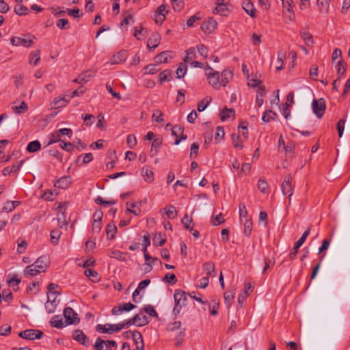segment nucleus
<instances>
[{"label":"nucleus","instance_id":"nucleus-12","mask_svg":"<svg viewBox=\"0 0 350 350\" xmlns=\"http://www.w3.org/2000/svg\"><path fill=\"white\" fill-rule=\"evenodd\" d=\"M217 21L211 18L202 24L201 29L204 33H210L217 28Z\"/></svg>","mask_w":350,"mask_h":350},{"label":"nucleus","instance_id":"nucleus-38","mask_svg":"<svg viewBox=\"0 0 350 350\" xmlns=\"http://www.w3.org/2000/svg\"><path fill=\"white\" fill-rule=\"evenodd\" d=\"M336 68H337V74L338 75V78H340L342 76H344L346 72V70H347L345 62L344 61H342V59L338 61L337 63Z\"/></svg>","mask_w":350,"mask_h":350},{"label":"nucleus","instance_id":"nucleus-49","mask_svg":"<svg viewBox=\"0 0 350 350\" xmlns=\"http://www.w3.org/2000/svg\"><path fill=\"white\" fill-rule=\"evenodd\" d=\"M14 12L19 16L26 15L29 12L28 8L23 5H17L14 7Z\"/></svg>","mask_w":350,"mask_h":350},{"label":"nucleus","instance_id":"nucleus-61","mask_svg":"<svg viewBox=\"0 0 350 350\" xmlns=\"http://www.w3.org/2000/svg\"><path fill=\"white\" fill-rule=\"evenodd\" d=\"M126 143L129 148H133L137 144L136 137L134 135L129 134L126 137Z\"/></svg>","mask_w":350,"mask_h":350},{"label":"nucleus","instance_id":"nucleus-19","mask_svg":"<svg viewBox=\"0 0 350 350\" xmlns=\"http://www.w3.org/2000/svg\"><path fill=\"white\" fill-rule=\"evenodd\" d=\"M23 163V161H21L20 162L12 165L11 167H5L3 170V174L4 176H8V175L11 174L13 172H17L21 167Z\"/></svg>","mask_w":350,"mask_h":350},{"label":"nucleus","instance_id":"nucleus-43","mask_svg":"<svg viewBox=\"0 0 350 350\" xmlns=\"http://www.w3.org/2000/svg\"><path fill=\"white\" fill-rule=\"evenodd\" d=\"M166 241L165 238L163 237L161 232H158L153 238V243L156 246H162Z\"/></svg>","mask_w":350,"mask_h":350},{"label":"nucleus","instance_id":"nucleus-36","mask_svg":"<svg viewBox=\"0 0 350 350\" xmlns=\"http://www.w3.org/2000/svg\"><path fill=\"white\" fill-rule=\"evenodd\" d=\"M12 109L14 113L22 114L27 110V105L24 101H22L19 105H13Z\"/></svg>","mask_w":350,"mask_h":350},{"label":"nucleus","instance_id":"nucleus-22","mask_svg":"<svg viewBox=\"0 0 350 350\" xmlns=\"http://www.w3.org/2000/svg\"><path fill=\"white\" fill-rule=\"evenodd\" d=\"M243 9L252 18H255L256 17V9L254 8V6L253 3L251 1L245 2L243 4Z\"/></svg>","mask_w":350,"mask_h":350},{"label":"nucleus","instance_id":"nucleus-57","mask_svg":"<svg viewBox=\"0 0 350 350\" xmlns=\"http://www.w3.org/2000/svg\"><path fill=\"white\" fill-rule=\"evenodd\" d=\"M275 116L276 113L275 112H273L271 110H269L264 113L262 117V120L265 122H269L271 120H273L275 118Z\"/></svg>","mask_w":350,"mask_h":350},{"label":"nucleus","instance_id":"nucleus-46","mask_svg":"<svg viewBox=\"0 0 350 350\" xmlns=\"http://www.w3.org/2000/svg\"><path fill=\"white\" fill-rule=\"evenodd\" d=\"M347 116V114H345L344 118L340 119L337 123L336 127L339 137H341L343 135Z\"/></svg>","mask_w":350,"mask_h":350},{"label":"nucleus","instance_id":"nucleus-64","mask_svg":"<svg viewBox=\"0 0 350 350\" xmlns=\"http://www.w3.org/2000/svg\"><path fill=\"white\" fill-rule=\"evenodd\" d=\"M57 26L60 29H69L68 21L66 18L59 19L57 22Z\"/></svg>","mask_w":350,"mask_h":350},{"label":"nucleus","instance_id":"nucleus-16","mask_svg":"<svg viewBox=\"0 0 350 350\" xmlns=\"http://www.w3.org/2000/svg\"><path fill=\"white\" fill-rule=\"evenodd\" d=\"M161 40V36L158 33H153L148 40L147 46L150 49H155Z\"/></svg>","mask_w":350,"mask_h":350},{"label":"nucleus","instance_id":"nucleus-34","mask_svg":"<svg viewBox=\"0 0 350 350\" xmlns=\"http://www.w3.org/2000/svg\"><path fill=\"white\" fill-rule=\"evenodd\" d=\"M40 272L38 271V269L36 268L34 263L32 265H30L27 266L24 271L25 275H30V276H34L36 275L38 273H40Z\"/></svg>","mask_w":350,"mask_h":350},{"label":"nucleus","instance_id":"nucleus-17","mask_svg":"<svg viewBox=\"0 0 350 350\" xmlns=\"http://www.w3.org/2000/svg\"><path fill=\"white\" fill-rule=\"evenodd\" d=\"M234 117L235 111L232 109L224 108L220 113V118L222 121L232 120Z\"/></svg>","mask_w":350,"mask_h":350},{"label":"nucleus","instance_id":"nucleus-39","mask_svg":"<svg viewBox=\"0 0 350 350\" xmlns=\"http://www.w3.org/2000/svg\"><path fill=\"white\" fill-rule=\"evenodd\" d=\"M168 57V53L167 51H163L158 54L154 57V61L157 64L166 63L167 62Z\"/></svg>","mask_w":350,"mask_h":350},{"label":"nucleus","instance_id":"nucleus-18","mask_svg":"<svg viewBox=\"0 0 350 350\" xmlns=\"http://www.w3.org/2000/svg\"><path fill=\"white\" fill-rule=\"evenodd\" d=\"M51 325L55 328H63L65 326L68 325L66 321L64 322L62 317L60 315L54 316L51 320Z\"/></svg>","mask_w":350,"mask_h":350},{"label":"nucleus","instance_id":"nucleus-5","mask_svg":"<svg viewBox=\"0 0 350 350\" xmlns=\"http://www.w3.org/2000/svg\"><path fill=\"white\" fill-rule=\"evenodd\" d=\"M310 233V227H309L301 235V237L298 239L297 241L295 242L293 248L289 253V258L291 260H293L298 252L299 248L303 245V243L305 242L306 239L308 237V235Z\"/></svg>","mask_w":350,"mask_h":350},{"label":"nucleus","instance_id":"nucleus-56","mask_svg":"<svg viewBox=\"0 0 350 350\" xmlns=\"http://www.w3.org/2000/svg\"><path fill=\"white\" fill-rule=\"evenodd\" d=\"M219 301L217 299H213L210 304L211 314L212 315H217L218 314V308H219Z\"/></svg>","mask_w":350,"mask_h":350},{"label":"nucleus","instance_id":"nucleus-51","mask_svg":"<svg viewBox=\"0 0 350 350\" xmlns=\"http://www.w3.org/2000/svg\"><path fill=\"white\" fill-rule=\"evenodd\" d=\"M239 217L241 222H243L244 219H248L246 206L243 203L239 204Z\"/></svg>","mask_w":350,"mask_h":350},{"label":"nucleus","instance_id":"nucleus-42","mask_svg":"<svg viewBox=\"0 0 350 350\" xmlns=\"http://www.w3.org/2000/svg\"><path fill=\"white\" fill-rule=\"evenodd\" d=\"M196 49L194 47H191L186 51V55L184 57L183 60L186 63V62H188L191 61V59L196 58Z\"/></svg>","mask_w":350,"mask_h":350},{"label":"nucleus","instance_id":"nucleus-37","mask_svg":"<svg viewBox=\"0 0 350 350\" xmlns=\"http://www.w3.org/2000/svg\"><path fill=\"white\" fill-rule=\"evenodd\" d=\"M203 268L207 277L212 275V273L215 271V265L211 261L204 262L203 264Z\"/></svg>","mask_w":350,"mask_h":350},{"label":"nucleus","instance_id":"nucleus-58","mask_svg":"<svg viewBox=\"0 0 350 350\" xmlns=\"http://www.w3.org/2000/svg\"><path fill=\"white\" fill-rule=\"evenodd\" d=\"M59 208L60 210H59V213L57 215V219L58 225L61 228H62L64 226H65L66 224V217H65L64 213L62 211V208L59 206Z\"/></svg>","mask_w":350,"mask_h":350},{"label":"nucleus","instance_id":"nucleus-11","mask_svg":"<svg viewBox=\"0 0 350 350\" xmlns=\"http://www.w3.org/2000/svg\"><path fill=\"white\" fill-rule=\"evenodd\" d=\"M11 43L15 46H23L25 47L30 46L33 42L29 38L13 37L11 39Z\"/></svg>","mask_w":350,"mask_h":350},{"label":"nucleus","instance_id":"nucleus-26","mask_svg":"<svg viewBox=\"0 0 350 350\" xmlns=\"http://www.w3.org/2000/svg\"><path fill=\"white\" fill-rule=\"evenodd\" d=\"M126 59L125 52L119 51L116 53L111 59L112 64H118Z\"/></svg>","mask_w":350,"mask_h":350},{"label":"nucleus","instance_id":"nucleus-33","mask_svg":"<svg viewBox=\"0 0 350 350\" xmlns=\"http://www.w3.org/2000/svg\"><path fill=\"white\" fill-rule=\"evenodd\" d=\"M41 148V144L39 141L35 140L29 142L27 146V150L29 152H35L39 150Z\"/></svg>","mask_w":350,"mask_h":350},{"label":"nucleus","instance_id":"nucleus-7","mask_svg":"<svg viewBox=\"0 0 350 350\" xmlns=\"http://www.w3.org/2000/svg\"><path fill=\"white\" fill-rule=\"evenodd\" d=\"M96 330L101 333L111 334L113 332H118L121 329L120 325L118 324H109L106 323L105 325L98 324L96 327Z\"/></svg>","mask_w":350,"mask_h":350},{"label":"nucleus","instance_id":"nucleus-14","mask_svg":"<svg viewBox=\"0 0 350 350\" xmlns=\"http://www.w3.org/2000/svg\"><path fill=\"white\" fill-rule=\"evenodd\" d=\"M72 338L74 340H77L84 346H87L88 345L89 340L88 337L80 329H77L74 332Z\"/></svg>","mask_w":350,"mask_h":350},{"label":"nucleus","instance_id":"nucleus-28","mask_svg":"<svg viewBox=\"0 0 350 350\" xmlns=\"http://www.w3.org/2000/svg\"><path fill=\"white\" fill-rule=\"evenodd\" d=\"M44 257H40L34 262L35 266L38 269V271L44 272L47 267V263Z\"/></svg>","mask_w":350,"mask_h":350},{"label":"nucleus","instance_id":"nucleus-9","mask_svg":"<svg viewBox=\"0 0 350 350\" xmlns=\"http://www.w3.org/2000/svg\"><path fill=\"white\" fill-rule=\"evenodd\" d=\"M136 308V306L129 302V303H124L122 305L114 306L111 310V313L113 315H119L122 312H129L134 308Z\"/></svg>","mask_w":350,"mask_h":350},{"label":"nucleus","instance_id":"nucleus-48","mask_svg":"<svg viewBox=\"0 0 350 350\" xmlns=\"http://www.w3.org/2000/svg\"><path fill=\"white\" fill-rule=\"evenodd\" d=\"M68 103V100L65 99L64 97H59L54 99L53 105L55 108H59L65 106Z\"/></svg>","mask_w":350,"mask_h":350},{"label":"nucleus","instance_id":"nucleus-41","mask_svg":"<svg viewBox=\"0 0 350 350\" xmlns=\"http://www.w3.org/2000/svg\"><path fill=\"white\" fill-rule=\"evenodd\" d=\"M257 187L260 192L265 193L267 191L269 185L265 178H260L258 179Z\"/></svg>","mask_w":350,"mask_h":350},{"label":"nucleus","instance_id":"nucleus-3","mask_svg":"<svg viewBox=\"0 0 350 350\" xmlns=\"http://www.w3.org/2000/svg\"><path fill=\"white\" fill-rule=\"evenodd\" d=\"M292 177L290 174H287L284 177V180L282 183L281 189L284 196H288L289 199V205L291 204V197L293 194V187L291 184Z\"/></svg>","mask_w":350,"mask_h":350},{"label":"nucleus","instance_id":"nucleus-30","mask_svg":"<svg viewBox=\"0 0 350 350\" xmlns=\"http://www.w3.org/2000/svg\"><path fill=\"white\" fill-rule=\"evenodd\" d=\"M117 231V228L115 224L109 223L106 227V233L108 239H113Z\"/></svg>","mask_w":350,"mask_h":350},{"label":"nucleus","instance_id":"nucleus-63","mask_svg":"<svg viewBox=\"0 0 350 350\" xmlns=\"http://www.w3.org/2000/svg\"><path fill=\"white\" fill-rule=\"evenodd\" d=\"M172 8L174 11L179 12L183 7V0H171Z\"/></svg>","mask_w":350,"mask_h":350},{"label":"nucleus","instance_id":"nucleus-24","mask_svg":"<svg viewBox=\"0 0 350 350\" xmlns=\"http://www.w3.org/2000/svg\"><path fill=\"white\" fill-rule=\"evenodd\" d=\"M330 0H317V4L319 11L323 14H327L329 8Z\"/></svg>","mask_w":350,"mask_h":350},{"label":"nucleus","instance_id":"nucleus-32","mask_svg":"<svg viewBox=\"0 0 350 350\" xmlns=\"http://www.w3.org/2000/svg\"><path fill=\"white\" fill-rule=\"evenodd\" d=\"M162 144V140L159 138L154 139L152 143L150 156L154 157L157 154L158 149L160 148Z\"/></svg>","mask_w":350,"mask_h":350},{"label":"nucleus","instance_id":"nucleus-54","mask_svg":"<svg viewBox=\"0 0 350 350\" xmlns=\"http://www.w3.org/2000/svg\"><path fill=\"white\" fill-rule=\"evenodd\" d=\"M59 142H61L62 140H61L60 135H59L58 131L57 130V131H54L53 133H51V135L50 136V140L48 142V145H51L52 144Z\"/></svg>","mask_w":350,"mask_h":350},{"label":"nucleus","instance_id":"nucleus-35","mask_svg":"<svg viewBox=\"0 0 350 350\" xmlns=\"http://www.w3.org/2000/svg\"><path fill=\"white\" fill-rule=\"evenodd\" d=\"M244 226V234L247 237H250L252 231V221L250 219H244L243 221Z\"/></svg>","mask_w":350,"mask_h":350},{"label":"nucleus","instance_id":"nucleus-53","mask_svg":"<svg viewBox=\"0 0 350 350\" xmlns=\"http://www.w3.org/2000/svg\"><path fill=\"white\" fill-rule=\"evenodd\" d=\"M165 214L167 216L169 219H173L174 218L176 215L177 212L176 211V208L174 206L170 205L166 208H165Z\"/></svg>","mask_w":350,"mask_h":350},{"label":"nucleus","instance_id":"nucleus-29","mask_svg":"<svg viewBox=\"0 0 350 350\" xmlns=\"http://www.w3.org/2000/svg\"><path fill=\"white\" fill-rule=\"evenodd\" d=\"M84 274L89 278L92 282H98V273L96 270L92 269H87L84 271Z\"/></svg>","mask_w":350,"mask_h":350},{"label":"nucleus","instance_id":"nucleus-59","mask_svg":"<svg viewBox=\"0 0 350 350\" xmlns=\"http://www.w3.org/2000/svg\"><path fill=\"white\" fill-rule=\"evenodd\" d=\"M185 334V329H183L178 332V334L175 337V345L176 347H179L183 343V341L184 340Z\"/></svg>","mask_w":350,"mask_h":350},{"label":"nucleus","instance_id":"nucleus-6","mask_svg":"<svg viewBox=\"0 0 350 350\" xmlns=\"http://www.w3.org/2000/svg\"><path fill=\"white\" fill-rule=\"evenodd\" d=\"M64 317L65 318L66 323L68 325L77 324L80 321L78 314L70 307H66L64 308Z\"/></svg>","mask_w":350,"mask_h":350},{"label":"nucleus","instance_id":"nucleus-62","mask_svg":"<svg viewBox=\"0 0 350 350\" xmlns=\"http://www.w3.org/2000/svg\"><path fill=\"white\" fill-rule=\"evenodd\" d=\"M197 49L199 54L204 58H206L208 55V50L204 44H199L197 46Z\"/></svg>","mask_w":350,"mask_h":350},{"label":"nucleus","instance_id":"nucleus-40","mask_svg":"<svg viewBox=\"0 0 350 350\" xmlns=\"http://www.w3.org/2000/svg\"><path fill=\"white\" fill-rule=\"evenodd\" d=\"M300 36L308 46H310L313 44L312 36L310 32L304 31H301Z\"/></svg>","mask_w":350,"mask_h":350},{"label":"nucleus","instance_id":"nucleus-31","mask_svg":"<svg viewBox=\"0 0 350 350\" xmlns=\"http://www.w3.org/2000/svg\"><path fill=\"white\" fill-rule=\"evenodd\" d=\"M259 90L260 91L257 92L256 99V105L258 107H260L263 104V96L265 94V87L262 85L259 86Z\"/></svg>","mask_w":350,"mask_h":350},{"label":"nucleus","instance_id":"nucleus-10","mask_svg":"<svg viewBox=\"0 0 350 350\" xmlns=\"http://www.w3.org/2000/svg\"><path fill=\"white\" fill-rule=\"evenodd\" d=\"M53 295L47 294L48 300L45 304V308L46 312L49 314L54 313L56 310L57 306L58 305V301H57V296H55L53 299H51V297Z\"/></svg>","mask_w":350,"mask_h":350},{"label":"nucleus","instance_id":"nucleus-25","mask_svg":"<svg viewBox=\"0 0 350 350\" xmlns=\"http://www.w3.org/2000/svg\"><path fill=\"white\" fill-rule=\"evenodd\" d=\"M142 174L146 182L152 183L154 180V174L147 167H144L142 168Z\"/></svg>","mask_w":350,"mask_h":350},{"label":"nucleus","instance_id":"nucleus-47","mask_svg":"<svg viewBox=\"0 0 350 350\" xmlns=\"http://www.w3.org/2000/svg\"><path fill=\"white\" fill-rule=\"evenodd\" d=\"M187 66L185 62H184V63H180V64L179 65L178 68L176 70L177 78L181 79L182 77H183L187 72Z\"/></svg>","mask_w":350,"mask_h":350},{"label":"nucleus","instance_id":"nucleus-1","mask_svg":"<svg viewBox=\"0 0 350 350\" xmlns=\"http://www.w3.org/2000/svg\"><path fill=\"white\" fill-rule=\"evenodd\" d=\"M174 299L175 306L174 307L173 312L175 315L178 314L183 307L187 305V298L185 293L182 290H176L174 294Z\"/></svg>","mask_w":350,"mask_h":350},{"label":"nucleus","instance_id":"nucleus-4","mask_svg":"<svg viewBox=\"0 0 350 350\" xmlns=\"http://www.w3.org/2000/svg\"><path fill=\"white\" fill-rule=\"evenodd\" d=\"M314 113L319 118L323 117L325 110V101L323 98L314 99L312 103Z\"/></svg>","mask_w":350,"mask_h":350},{"label":"nucleus","instance_id":"nucleus-8","mask_svg":"<svg viewBox=\"0 0 350 350\" xmlns=\"http://www.w3.org/2000/svg\"><path fill=\"white\" fill-rule=\"evenodd\" d=\"M43 336V332L36 329H26L19 332L18 336L27 340L40 339Z\"/></svg>","mask_w":350,"mask_h":350},{"label":"nucleus","instance_id":"nucleus-52","mask_svg":"<svg viewBox=\"0 0 350 350\" xmlns=\"http://www.w3.org/2000/svg\"><path fill=\"white\" fill-rule=\"evenodd\" d=\"M126 205H127L126 211L130 212V213L134 214L135 215H138L140 213V212H141L140 208L139 207L136 208V205L135 203L127 202Z\"/></svg>","mask_w":350,"mask_h":350},{"label":"nucleus","instance_id":"nucleus-27","mask_svg":"<svg viewBox=\"0 0 350 350\" xmlns=\"http://www.w3.org/2000/svg\"><path fill=\"white\" fill-rule=\"evenodd\" d=\"M286 59V52L283 50H281L278 52L277 61L279 64V66L276 67L277 71H280L284 68V61Z\"/></svg>","mask_w":350,"mask_h":350},{"label":"nucleus","instance_id":"nucleus-45","mask_svg":"<svg viewBox=\"0 0 350 350\" xmlns=\"http://www.w3.org/2000/svg\"><path fill=\"white\" fill-rule=\"evenodd\" d=\"M40 51L39 50L33 51L30 55L29 63L31 64L37 65L40 59Z\"/></svg>","mask_w":350,"mask_h":350},{"label":"nucleus","instance_id":"nucleus-13","mask_svg":"<svg viewBox=\"0 0 350 350\" xmlns=\"http://www.w3.org/2000/svg\"><path fill=\"white\" fill-rule=\"evenodd\" d=\"M213 13L219 14L222 16H226L228 13L227 0H221L220 2L217 3V6L213 10Z\"/></svg>","mask_w":350,"mask_h":350},{"label":"nucleus","instance_id":"nucleus-21","mask_svg":"<svg viewBox=\"0 0 350 350\" xmlns=\"http://www.w3.org/2000/svg\"><path fill=\"white\" fill-rule=\"evenodd\" d=\"M232 72L229 70H224L221 74V84L222 86H226L229 81L232 79Z\"/></svg>","mask_w":350,"mask_h":350},{"label":"nucleus","instance_id":"nucleus-15","mask_svg":"<svg viewBox=\"0 0 350 350\" xmlns=\"http://www.w3.org/2000/svg\"><path fill=\"white\" fill-rule=\"evenodd\" d=\"M132 339L138 350H144L143 338L141 333L138 331H133Z\"/></svg>","mask_w":350,"mask_h":350},{"label":"nucleus","instance_id":"nucleus-23","mask_svg":"<svg viewBox=\"0 0 350 350\" xmlns=\"http://www.w3.org/2000/svg\"><path fill=\"white\" fill-rule=\"evenodd\" d=\"M71 183V178L68 176L60 178L56 183L55 185L61 189L68 188Z\"/></svg>","mask_w":350,"mask_h":350},{"label":"nucleus","instance_id":"nucleus-55","mask_svg":"<svg viewBox=\"0 0 350 350\" xmlns=\"http://www.w3.org/2000/svg\"><path fill=\"white\" fill-rule=\"evenodd\" d=\"M144 311L150 317H157L158 314L152 305H146L143 308Z\"/></svg>","mask_w":350,"mask_h":350},{"label":"nucleus","instance_id":"nucleus-60","mask_svg":"<svg viewBox=\"0 0 350 350\" xmlns=\"http://www.w3.org/2000/svg\"><path fill=\"white\" fill-rule=\"evenodd\" d=\"M181 222L186 229H188L189 230H193V227L190 226V224L192 223V219L189 217L187 215H185L183 217V218L181 220Z\"/></svg>","mask_w":350,"mask_h":350},{"label":"nucleus","instance_id":"nucleus-2","mask_svg":"<svg viewBox=\"0 0 350 350\" xmlns=\"http://www.w3.org/2000/svg\"><path fill=\"white\" fill-rule=\"evenodd\" d=\"M205 75L208 81V83L215 89H219L221 84L219 72L214 71L208 64L206 65Z\"/></svg>","mask_w":350,"mask_h":350},{"label":"nucleus","instance_id":"nucleus-44","mask_svg":"<svg viewBox=\"0 0 350 350\" xmlns=\"http://www.w3.org/2000/svg\"><path fill=\"white\" fill-rule=\"evenodd\" d=\"M94 347L96 350H106L107 349L106 342L100 337L96 338Z\"/></svg>","mask_w":350,"mask_h":350},{"label":"nucleus","instance_id":"nucleus-50","mask_svg":"<svg viewBox=\"0 0 350 350\" xmlns=\"http://www.w3.org/2000/svg\"><path fill=\"white\" fill-rule=\"evenodd\" d=\"M211 101V98L206 97L204 98L202 100H201L198 104V111L200 112L203 111L207 106L209 105L210 102Z\"/></svg>","mask_w":350,"mask_h":350},{"label":"nucleus","instance_id":"nucleus-20","mask_svg":"<svg viewBox=\"0 0 350 350\" xmlns=\"http://www.w3.org/2000/svg\"><path fill=\"white\" fill-rule=\"evenodd\" d=\"M134 320L135 321V325L142 327L147 325L149 323V319L142 314H137L134 316Z\"/></svg>","mask_w":350,"mask_h":350}]
</instances>
